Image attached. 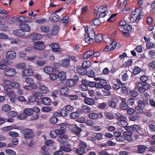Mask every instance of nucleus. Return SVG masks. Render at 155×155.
I'll return each instance as SVG.
<instances>
[{
	"instance_id": "864d4df0",
	"label": "nucleus",
	"mask_w": 155,
	"mask_h": 155,
	"mask_svg": "<svg viewBox=\"0 0 155 155\" xmlns=\"http://www.w3.org/2000/svg\"><path fill=\"white\" fill-rule=\"evenodd\" d=\"M52 110V107H44L41 109L42 111L45 113L49 112Z\"/></svg>"
},
{
	"instance_id": "f8f14e48",
	"label": "nucleus",
	"mask_w": 155,
	"mask_h": 155,
	"mask_svg": "<svg viewBox=\"0 0 155 155\" xmlns=\"http://www.w3.org/2000/svg\"><path fill=\"white\" fill-rule=\"evenodd\" d=\"M60 64L64 68H68L70 65V60L68 59H64L60 61Z\"/></svg>"
},
{
	"instance_id": "e2e57ef3",
	"label": "nucleus",
	"mask_w": 155,
	"mask_h": 155,
	"mask_svg": "<svg viewBox=\"0 0 155 155\" xmlns=\"http://www.w3.org/2000/svg\"><path fill=\"white\" fill-rule=\"evenodd\" d=\"M128 107L127 103L124 102H121L120 105V108L124 110L127 109L128 108Z\"/></svg>"
},
{
	"instance_id": "a211bd4d",
	"label": "nucleus",
	"mask_w": 155,
	"mask_h": 155,
	"mask_svg": "<svg viewBox=\"0 0 155 155\" xmlns=\"http://www.w3.org/2000/svg\"><path fill=\"white\" fill-rule=\"evenodd\" d=\"M50 20L53 22H56L58 21L60 18L59 15L56 13L52 14L49 17Z\"/></svg>"
},
{
	"instance_id": "de8ad7c7",
	"label": "nucleus",
	"mask_w": 155,
	"mask_h": 155,
	"mask_svg": "<svg viewBox=\"0 0 155 155\" xmlns=\"http://www.w3.org/2000/svg\"><path fill=\"white\" fill-rule=\"evenodd\" d=\"M80 115V113L78 111H75L71 113L70 114V117L72 119L78 118Z\"/></svg>"
},
{
	"instance_id": "4be33fe9",
	"label": "nucleus",
	"mask_w": 155,
	"mask_h": 155,
	"mask_svg": "<svg viewBox=\"0 0 155 155\" xmlns=\"http://www.w3.org/2000/svg\"><path fill=\"white\" fill-rule=\"evenodd\" d=\"M75 127L72 130V131L73 133H74L75 134H77V136L78 137H80L81 136L80 133L81 131V129L80 128H79L77 127L76 124L74 125Z\"/></svg>"
},
{
	"instance_id": "2f4dec72",
	"label": "nucleus",
	"mask_w": 155,
	"mask_h": 155,
	"mask_svg": "<svg viewBox=\"0 0 155 155\" xmlns=\"http://www.w3.org/2000/svg\"><path fill=\"white\" fill-rule=\"evenodd\" d=\"M107 7L106 5L100 6L98 8V12H105L106 13H109L108 11L107 10Z\"/></svg>"
},
{
	"instance_id": "0eeeda50",
	"label": "nucleus",
	"mask_w": 155,
	"mask_h": 155,
	"mask_svg": "<svg viewBox=\"0 0 155 155\" xmlns=\"http://www.w3.org/2000/svg\"><path fill=\"white\" fill-rule=\"evenodd\" d=\"M103 117V114L102 113H91L89 114L90 118L93 120H97L99 118Z\"/></svg>"
},
{
	"instance_id": "603ef678",
	"label": "nucleus",
	"mask_w": 155,
	"mask_h": 155,
	"mask_svg": "<svg viewBox=\"0 0 155 155\" xmlns=\"http://www.w3.org/2000/svg\"><path fill=\"white\" fill-rule=\"evenodd\" d=\"M41 30L43 32H48L50 31V28L48 26H42L40 28Z\"/></svg>"
},
{
	"instance_id": "72a5a7b5",
	"label": "nucleus",
	"mask_w": 155,
	"mask_h": 155,
	"mask_svg": "<svg viewBox=\"0 0 155 155\" xmlns=\"http://www.w3.org/2000/svg\"><path fill=\"white\" fill-rule=\"evenodd\" d=\"M115 117L117 120L119 121L123 120L126 119L127 118L124 116L123 115L117 112L115 115Z\"/></svg>"
},
{
	"instance_id": "6ab92c4d",
	"label": "nucleus",
	"mask_w": 155,
	"mask_h": 155,
	"mask_svg": "<svg viewBox=\"0 0 155 155\" xmlns=\"http://www.w3.org/2000/svg\"><path fill=\"white\" fill-rule=\"evenodd\" d=\"M29 37L31 38L32 41H34L35 40H38L41 39L42 38V36L40 34L34 33L30 35Z\"/></svg>"
},
{
	"instance_id": "052dcab7",
	"label": "nucleus",
	"mask_w": 155,
	"mask_h": 155,
	"mask_svg": "<svg viewBox=\"0 0 155 155\" xmlns=\"http://www.w3.org/2000/svg\"><path fill=\"white\" fill-rule=\"evenodd\" d=\"M141 71L140 68L137 67L135 66L133 69V73L134 75H137L139 74Z\"/></svg>"
},
{
	"instance_id": "bf43d9fd",
	"label": "nucleus",
	"mask_w": 155,
	"mask_h": 155,
	"mask_svg": "<svg viewBox=\"0 0 155 155\" xmlns=\"http://www.w3.org/2000/svg\"><path fill=\"white\" fill-rule=\"evenodd\" d=\"M79 88L80 90L82 91H87V90L88 87L85 84L82 83L79 85Z\"/></svg>"
},
{
	"instance_id": "49530a36",
	"label": "nucleus",
	"mask_w": 155,
	"mask_h": 155,
	"mask_svg": "<svg viewBox=\"0 0 155 155\" xmlns=\"http://www.w3.org/2000/svg\"><path fill=\"white\" fill-rule=\"evenodd\" d=\"M74 152L77 154H82L85 153V150L81 147L77 148L74 150Z\"/></svg>"
},
{
	"instance_id": "f257e3e1",
	"label": "nucleus",
	"mask_w": 155,
	"mask_h": 155,
	"mask_svg": "<svg viewBox=\"0 0 155 155\" xmlns=\"http://www.w3.org/2000/svg\"><path fill=\"white\" fill-rule=\"evenodd\" d=\"M84 27L85 31L87 33V36H84V40L86 42L91 44L93 42L95 36L94 28L92 25L89 27L84 26Z\"/></svg>"
},
{
	"instance_id": "20e7f679",
	"label": "nucleus",
	"mask_w": 155,
	"mask_h": 155,
	"mask_svg": "<svg viewBox=\"0 0 155 155\" xmlns=\"http://www.w3.org/2000/svg\"><path fill=\"white\" fill-rule=\"evenodd\" d=\"M49 46L54 52H61L63 51V50L60 48L59 45L55 42L52 43L49 45Z\"/></svg>"
},
{
	"instance_id": "c03bdc74",
	"label": "nucleus",
	"mask_w": 155,
	"mask_h": 155,
	"mask_svg": "<svg viewBox=\"0 0 155 155\" xmlns=\"http://www.w3.org/2000/svg\"><path fill=\"white\" fill-rule=\"evenodd\" d=\"M60 92L61 94L64 95L68 94L69 92V91L68 88L63 87L60 89Z\"/></svg>"
},
{
	"instance_id": "412c9836",
	"label": "nucleus",
	"mask_w": 155,
	"mask_h": 155,
	"mask_svg": "<svg viewBox=\"0 0 155 155\" xmlns=\"http://www.w3.org/2000/svg\"><path fill=\"white\" fill-rule=\"evenodd\" d=\"M76 84V81L73 79H68L65 81L66 86L69 87H72Z\"/></svg>"
},
{
	"instance_id": "dca6fc26",
	"label": "nucleus",
	"mask_w": 155,
	"mask_h": 155,
	"mask_svg": "<svg viewBox=\"0 0 155 155\" xmlns=\"http://www.w3.org/2000/svg\"><path fill=\"white\" fill-rule=\"evenodd\" d=\"M57 78L59 80L63 81L67 78L66 73L64 71H61L57 74Z\"/></svg>"
},
{
	"instance_id": "09e8293b",
	"label": "nucleus",
	"mask_w": 155,
	"mask_h": 155,
	"mask_svg": "<svg viewBox=\"0 0 155 155\" xmlns=\"http://www.w3.org/2000/svg\"><path fill=\"white\" fill-rule=\"evenodd\" d=\"M58 127H59L60 131V133H63L62 132L67 128V126L64 123L58 125Z\"/></svg>"
},
{
	"instance_id": "f704fd0d",
	"label": "nucleus",
	"mask_w": 155,
	"mask_h": 155,
	"mask_svg": "<svg viewBox=\"0 0 155 155\" xmlns=\"http://www.w3.org/2000/svg\"><path fill=\"white\" fill-rule=\"evenodd\" d=\"M51 99L48 97H45L42 100V103L45 105H49L51 104Z\"/></svg>"
},
{
	"instance_id": "ea45409f",
	"label": "nucleus",
	"mask_w": 155,
	"mask_h": 155,
	"mask_svg": "<svg viewBox=\"0 0 155 155\" xmlns=\"http://www.w3.org/2000/svg\"><path fill=\"white\" fill-rule=\"evenodd\" d=\"M39 90L43 94H46L48 92V89L47 87L44 85H41L39 88Z\"/></svg>"
},
{
	"instance_id": "4468645a",
	"label": "nucleus",
	"mask_w": 155,
	"mask_h": 155,
	"mask_svg": "<svg viewBox=\"0 0 155 155\" xmlns=\"http://www.w3.org/2000/svg\"><path fill=\"white\" fill-rule=\"evenodd\" d=\"M54 115L57 117H66L68 115V112L67 111L64 109H62L59 112H55Z\"/></svg>"
},
{
	"instance_id": "f3484780",
	"label": "nucleus",
	"mask_w": 155,
	"mask_h": 155,
	"mask_svg": "<svg viewBox=\"0 0 155 155\" xmlns=\"http://www.w3.org/2000/svg\"><path fill=\"white\" fill-rule=\"evenodd\" d=\"M58 137V141L61 143H64L68 140L66 136L63 133H59Z\"/></svg>"
},
{
	"instance_id": "393cba45",
	"label": "nucleus",
	"mask_w": 155,
	"mask_h": 155,
	"mask_svg": "<svg viewBox=\"0 0 155 155\" xmlns=\"http://www.w3.org/2000/svg\"><path fill=\"white\" fill-rule=\"evenodd\" d=\"M93 51L89 50L85 52L83 55V57L84 59H87L93 56Z\"/></svg>"
},
{
	"instance_id": "58836bf2",
	"label": "nucleus",
	"mask_w": 155,
	"mask_h": 155,
	"mask_svg": "<svg viewBox=\"0 0 155 155\" xmlns=\"http://www.w3.org/2000/svg\"><path fill=\"white\" fill-rule=\"evenodd\" d=\"M23 88L26 90H30L31 89H36L37 88V86L36 84H33V85L30 84L24 86Z\"/></svg>"
},
{
	"instance_id": "39448f33",
	"label": "nucleus",
	"mask_w": 155,
	"mask_h": 155,
	"mask_svg": "<svg viewBox=\"0 0 155 155\" xmlns=\"http://www.w3.org/2000/svg\"><path fill=\"white\" fill-rule=\"evenodd\" d=\"M24 137L26 139H28L33 138L34 137L33 133L31 130L26 129L24 130Z\"/></svg>"
},
{
	"instance_id": "9b49d317",
	"label": "nucleus",
	"mask_w": 155,
	"mask_h": 155,
	"mask_svg": "<svg viewBox=\"0 0 155 155\" xmlns=\"http://www.w3.org/2000/svg\"><path fill=\"white\" fill-rule=\"evenodd\" d=\"M4 90V93L8 97H16V95L14 93L13 89L12 88H8L5 90Z\"/></svg>"
},
{
	"instance_id": "4c0bfd02",
	"label": "nucleus",
	"mask_w": 155,
	"mask_h": 155,
	"mask_svg": "<svg viewBox=\"0 0 155 155\" xmlns=\"http://www.w3.org/2000/svg\"><path fill=\"white\" fill-rule=\"evenodd\" d=\"M95 69H93L91 70L90 71L87 72V74L88 76L90 77H93L97 75L98 73L96 72Z\"/></svg>"
},
{
	"instance_id": "a18cd8bd",
	"label": "nucleus",
	"mask_w": 155,
	"mask_h": 155,
	"mask_svg": "<svg viewBox=\"0 0 155 155\" xmlns=\"http://www.w3.org/2000/svg\"><path fill=\"white\" fill-rule=\"evenodd\" d=\"M18 21L20 23H26L29 20L26 17L24 16H21L18 18Z\"/></svg>"
},
{
	"instance_id": "0e129e2a",
	"label": "nucleus",
	"mask_w": 155,
	"mask_h": 155,
	"mask_svg": "<svg viewBox=\"0 0 155 155\" xmlns=\"http://www.w3.org/2000/svg\"><path fill=\"white\" fill-rule=\"evenodd\" d=\"M60 149L63 151H64L67 152H69L71 150L70 148L65 147L64 146H61L60 147Z\"/></svg>"
},
{
	"instance_id": "e433bc0d",
	"label": "nucleus",
	"mask_w": 155,
	"mask_h": 155,
	"mask_svg": "<svg viewBox=\"0 0 155 155\" xmlns=\"http://www.w3.org/2000/svg\"><path fill=\"white\" fill-rule=\"evenodd\" d=\"M126 119H123L118 121L117 124L119 126L124 127L127 125V123L126 121Z\"/></svg>"
},
{
	"instance_id": "473e14b6",
	"label": "nucleus",
	"mask_w": 155,
	"mask_h": 155,
	"mask_svg": "<svg viewBox=\"0 0 155 155\" xmlns=\"http://www.w3.org/2000/svg\"><path fill=\"white\" fill-rule=\"evenodd\" d=\"M77 69L78 72L81 75H84L87 73L86 69L83 68L82 67V68L80 67H78Z\"/></svg>"
},
{
	"instance_id": "6e6d98bb",
	"label": "nucleus",
	"mask_w": 155,
	"mask_h": 155,
	"mask_svg": "<svg viewBox=\"0 0 155 155\" xmlns=\"http://www.w3.org/2000/svg\"><path fill=\"white\" fill-rule=\"evenodd\" d=\"M96 41L98 43H100L103 39V36L102 35L100 34L97 35L95 37Z\"/></svg>"
},
{
	"instance_id": "f03ea898",
	"label": "nucleus",
	"mask_w": 155,
	"mask_h": 155,
	"mask_svg": "<svg viewBox=\"0 0 155 155\" xmlns=\"http://www.w3.org/2000/svg\"><path fill=\"white\" fill-rule=\"evenodd\" d=\"M137 87H138V91L142 92L148 89L149 85L147 83L139 82L137 84Z\"/></svg>"
},
{
	"instance_id": "6e6552de",
	"label": "nucleus",
	"mask_w": 155,
	"mask_h": 155,
	"mask_svg": "<svg viewBox=\"0 0 155 155\" xmlns=\"http://www.w3.org/2000/svg\"><path fill=\"white\" fill-rule=\"evenodd\" d=\"M33 73V70L30 68L25 69L22 71V77L31 76L34 74Z\"/></svg>"
},
{
	"instance_id": "c9c22d12",
	"label": "nucleus",
	"mask_w": 155,
	"mask_h": 155,
	"mask_svg": "<svg viewBox=\"0 0 155 155\" xmlns=\"http://www.w3.org/2000/svg\"><path fill=\"white\" fill-rule=\"evenodd\" d=\"M60 133V131L59 129L56 130L54 131H52L50 133V135L52 138H54L56 137L58 134H59Z\"/></svg>"
},
{
	"instance_id": "9d476101",
	"label": "nucleus",
	"mask_w": 155,
	"mask_h": 155,
	"mask_svg": "<svg viewBox=\"0 0 155 155\" xmlns=\"http://www.w3.org/2000/svg\"><path fill=\"white\" fill-rule=\"evenodd\" d=\"M16 73V70L13 68H9L6 69L4 72L5 75L8 76H12Z\"/></svg>"
},
{
	"instance_id": "3c124183",
	"label": "nucleus",
	"mask_w": 155,
	"mask_h": 155,
	"mask_svg": "<svg viewBox=\"0 0 155 155\" xmlns=\"http://www.w3.org/2000/svg\"><path fill=\"white\" fill-rule=\"evenodd\" d=\"M25 82L27 84L30 85L36 84L35 83L33 79L31 78H27L25 80Z\"/></svg>"
},
{
	"instance_id": "a19ab883",
	"label": "nucleus",
	"mask_w": 155,
	"mask_h": 155,
	"mask_svg": "<svg viewBox=\"0 0 155 155\" xmlns=\"http://www.w3.org/2000/svg\"><path fill=\"white\" fill-rule=\"evenodd\" d=\"M11 107L10 105L8 104H5L2 107L1 109L3 111L8 112L11 109Z\"/></svg>"
},
{
	"instance_id": "aec40b11",
	"label": "nucleus",
	"mask_w": 155,
	"mask_h": 155,
	"mask_svg": "<svg viewBox=\"0 0 155 155\" xmlns=\"http://www.w3.org/2000/svg\"><path fill=\"white\" fill-rule=\"evenodd\" d=\"M124 139L128 141H131L132 140L131 133L130 132H125L123 133Z\"/></svg>"
},
{
	"instance_id": "79ce46f5",
	"label": "nucleus",
	"mask_w": 155,
	"mask_h": 155,
	"mask_svg": "<svg viewBox=\"0 0 155 155\" xmlns=\"http://www.w3.org/2000/svg\"><path fill=\"white\" fill-rule=\"evenodd\" d=\"M24 112L27 116H30L33 113V110L32 108H27L24 110Z\"/></svg>"
},
{
	"instance_id": "bb28decb",
	"label": "nucleus",
	"mask_w": 155,
	"mask_h": 155,
	"mask_svg": "<svg viewBox=\"0 0 155 155\" xmlns=\"http://www.w3.org/2000/svg\"><path fill=\"white\" fill-rule=\"evenodd\" d=\"M59 30V28L57 25H54L51 31V34L53 35H56L58 33Z\"/></svg>"
},
{
	"instance_id": "a878e982",
	"label": "nucleus",
	"mask_w": 155,
	"mask_h": 155,
	"mask_svg": "<svg viewBox=\"0 0 155 155\" xmlns=\"http://www.w3.org/2000/svg\"><path fill=\"white\" fill-rule=\"evenodd\" d=\"M106 84V81L104 79L101 78L98 82L97 83V88H101Z\"/></svg>"
},
{
	"instance_id": "774afa93",
	"label": "nucleus",
	"mask_w": 155,
	"mask_h": 155,
	"mask_svg": "<svg viewBox=\"0 0 155 155\" xmlns=\"http://www.w3.org/2000/svg\"><path fill=\"white\" fill-rule=\"evenodd\" d=\"M6 153L8 155H15V152L13 150L8 149L5 150Z\"/></svg>"
},
{
	"instance_id": "7c9ffc66",
	"label": "nucleus",
	"mask_w": 155,
	"mask_h": 155,
	"mask_svg": "<svg viewBox=\"0 0 155 155\" xmlns=\"http://www.w3.org/2000/svg\"><path fill=\"white\" fill-rule=\"evenodd\" d=\"M116 46L111 44H107L106 47L104 49V51L106 52H108L114 50Z\"/></svg>"
},
{
	"instance_id": "7ed1b4c3",
	"label": "nucleus",
	"mask_w": 155,
	"mask_h": 155,
	"mask_svg": "<svg viewBox=\"0 0 155 155\" xmlns=\"http://www.w3.org/2000/svg\"><path fill=\"white\" fill-rule=\"evenodd\" d=\"M132 29V26L130 25H128L124 27H121L120 28V29L122 32L125 37L129 36V31H131Z\"/></svg>"
},
{
	"instance_id": "1a4fd4ad",
	"label": "nucleus",
	"mask_w": 155,
	"mask_h": 155,
	"mask_svg": "<svg viewBox=\"0 0 155 155\" xmlns=\"http://www.w3.org/2000/svg\"><path fill=\"white\" fill-rule=\"evenodd\" d=\"M16 55L15 52L13 51H7L5 54L6 58L9 59H14Z\"/></svg>"
},
{
	"instance_id": "13d9d810",
	"label": "nucleus",
	"mask_w": 155,
	"mask_h": 155,
	"mask_svg": "<svg viewBox=\"0 0 155 155\" xmlns=\"http://www.w3.org/2000/svg\"><path fill=\"white\" fill-rule=\"evenodd\" d=\"M105 115L106 118L109 120H111L114 118V117L112 113L109 112L105 113Z\"/></svg>"
},
{
	"instance_id": "4d7b16f0",
	"label": "nucleus",
	"mask_w": 155,
	"mask_h": 155,
	"mask_svg": "<svg viewBox=\"0 0 155 155\" xmlns=\"http://www.w3.org/2000/svg\"><path fill=\"white\" fill-rule=\"evenodd\" d=\"M56 117V116L54 115V116L51 117L49 120L50 123L52 124L57 123L58 121V119Z\"/></svg>"
},
{
	"instance_id": "680f3d73",
	"label": "nucleus",
	"mask_w": 155,
	"mask_h": 155,
	"mask_svg": "<svg viewBox=\"0 0 155 155\" xmlns=\"http://www.w3.org/2000/svg\"><path fill=\"white\" fill-rule=\"evenodd\" d=\"M18 117L20 120H24L27 117V116L24 111L23 113H21L18 115Z\"/></svg>"
},
{
	"instance_id": "5fc2aeb1",
	"label": "nucleus",
	"mask_w": 155,
	"mask_h": 155,
	"mask_svg": "<svg viewBox=\"0 0 155 155\" xmlns=\"http://www.w3.org/2000/svg\"><path fill=\"white\" fill-rule=\"evenodd\" d=\"M81 108L82 110L85 113L89 112L91 110L90 108L86 105L82 106Z\"/></svg>"
},
{
	"instance_id": "cd10ccee",
	"label": "nucleus",
	"mask_w": 155,
	"mask_h": 155,
	"mask_svg": "<svg viewBox=\"0 0 155 155\" xmlns=\"http://www.w3.org/2000/svg\"><path fill=\"white\" fill-rule=\"evenodd\" d=\"M142 10V8L141 7H139L135 9V11H133V12H135V14H138V16H139V18H141L143 16L141 13Z\"/></svg>"
},
{
	"instance_id": "b1692460",
	"label": "nucleus",
	"mask_w": 155,
	"mask_h": 155,
	"mask_svg": "<svg viewBox=\"0 0 155 155\" xmlns=\"http://www.w3.org/2000/svg\"><path fill=\"white\" fill-rule=\"evenodd\" d=\"M147 147L144 145H139L137 147V151L138 153H143L145 151Z\"/></svg>"
},
{
	"instance_id": "2eb2a0df",
	"label": "nucleus",
	"mask_w": 155,
	"mask_h": 155,
	"mask_svg": "<svg viewBox=\"0 0 155 155\" xmlns=\"http://www.w3.org/2000/svg\"><path fill=\"white\" fill-rule=\"evenodd\" d=\"M134 13L135 12H132V15L129 20V22L130 23H134L136 21L137 22L141 19L138 18L139 16H138V14Z\"/></svg>"
},
{
	"instance_id": "ddd939ff",
	"label": "nucleus",
	"mask_w": 155,
	"mask_h": 155,
	"mask_svg": "<svg viewBox=\"0 0 155 155\" xmlns=\"http://www.w3.org/2000/svg\"><path fill=\"white\" fill-rule=\"evenodd\" d=\"M45 48V45L42 41H38L34 44L35 49L41 50Z\"/></svg>"
},
{
	"instance_id": "c756f323",
	"label": "nucleus",
	"mask_w": 155,
	"mask_h": 155,
	"mask_svg": "<svg viewBox=\"0 0 155 155\" xmlns=\"http://www.w3.org/2000/svg\"><path fill=\"white\" fill-rule=\"evenodd\" d=\"M104 41L107 43V44H111L116 46V42L112 39L110 38H105L104 39Z\"/></svg>"
},
{
	"instance_id": "c85d7f7f",
	"label": "nucleus",
	"mask_w": 155,
	"mask_h": 155,
	"mask_svg": "<svg viewBox=\"0 0 155 155\" xmlns=\"http://www.w3.org/2000/svg\"><path fill=\"white\" fill-rule=\"evenodd\" d=\"M92 64L91 62L88 61H84L82 64V67L86 69L89 68L91 65Z\"/></svg>"
},
{
	"instance_id": "5701e85b",
	"label": "nucleus",
	"mask_w": 155,
	"mask_h": 155,
	"mask_svg": "<svg viewBox=\"0 0 155 155\" xmlns=\"http://www.w3.org/2000/svg\"><path fill=\"white\" fill-rule=\"evenodd\" d=\"M20 28L24 32L29 31L31 29L30 27L28 25L26 24H21L20 25Z\"/></svg>"
},
{
	"instance_id": "338daca9",
	"label": "nucleus",
	"mask_w": 155,
	"mask_h": 155,
	"mask_svg": "<svg viewBox=\"0 0 155 155\" xmlns=\"http://www.w3.org/2000/svg\"><path fill=\"white\" fill-rule=\"evenodd\" d=\"M79 146L80 147L84 149L87 148L88 145L85 142L81 141L79 143Z\"/></svg>"
},
{
	"instance_id": "8fccbe9b",
	"label": "nucleus",
	"mask_w": 155,
	"mask_h": 155,
	"mask_svg": "<svg viewBox=\"0 0 155 155\" xmlns=\"http://www.w3.org/2000/svg\"><path fill=\"white\" fill-rule=\"evenodd\" d=\"M14 33L19 36H22L25 34V32L21 29L17 30L14 31Z\"/></svg>"
},
{
	"instance_id": "37998d69",
	"label": "nucleus",
	"mask_w": 155,
	"mask_h": 155,
	"mask_svg": "<svg viewBox=\"0 0 155 155\" xmlns=\"http://www.w3.org/2000/svg\"><path fill=\"white\" fill-rule=\"evenodd\" d=\"M84 102L87 104L92 105L94 104V101L93 99L87 98L84 99Z\"/></svg>"
},
{
	"instance_id": "423d86ee",
	"label": "nucleus",
	"mask_w": 155,
	"mask_h": 155,
	"mask_svg": "<svg viewBox=\"0 0 155 155\" xmlns=\"http://www.w3.org/2000/svg\"><path fill=\"white\" fill-rule=\"evenodd\" d=\"M55 68L53 66H45L43 70L44 72L47 74H50L56 71Z\"/></svg>"
},
{
	"instance_id": "69168bd1",
	"label": "nucleus",
	"mask_w": 155,
	"mask_h": 155,
	"mask_svg": "<svg viewBox=\"0 0 155 155\" xmlns=\"http://www.w3.org/2000/svg\"><path fill=\"white\" fill-rule=\"evenodd\" d=\"M117 103L112 101H109L107 102V104L109 107L112 108H114L116 107Z\"/></svg>"
}]
</instances>
